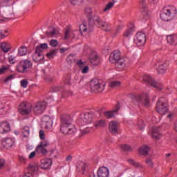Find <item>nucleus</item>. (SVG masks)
<instances>
[{
	"label": "nucleus",
	"instance_id": "obj_1",
	"mask_svg": "<svg viewBox=\"0 0 177 177\" xmlns=\"http://www.w3.org/2000/svg\"><path fill=\"white\" fill-rule=\"evenodd\" d=\"M111 63H115V67L118 71H122L127 66L129 65V58L127 57H121V52L115 50L109 56Z\"/></svg>",
	"mask_w": 177,
	"mask_h": 177
},
{
	"label": "nucleus",
	"instance_id": "obj_2",
	"mask_svg": "<svg viewBox=\"0 0 177 177\" xmlns=\"http://www.w3.org/2000/svg\"><path fill=\"white\" fill-rule=\"evenodd\" d=\"M60 132L63 135H74L77 132L75 127L73 125V118L67 114L60 117Z\"/></svg>",
	"mask_w": 177,
	"mask_h": 177
},
{
	"label": "nucleus",
	"instance_id": "obj_3",
	"mask_svg": "<svg viewBox=\"0 0 177 177\" xmlns=\"http://www.w3.org/2000/svg\"><path fill=\"white\" fill-rule=\"evenodd\" d=\"M177 9L174 6H167L163 8L160 13V19L163 21H169L176 17Z\"/></svg>",
	"mask_w": 177,
	"mask_h": 177
},
{
	"label": "nucleus",
	"instance_id": "obj_4",
	"mask_svg": "<svg viewBox=\"0 0 177 177\" xmlns=\"http://www.w3.org/2000/svg\"><path fill=\"white\" fill-rule=\"evenodd\" d=\"M129 97H130L133 102H137L138 106H143L144 107H149V106H150L149 93H142L138 95L130 94Z\"/></svg>",
	"mask_w": 177,
	"mask_h": 177
},
{
	"label": "nucleus",
	"instance_id": "obj_5",
	"mask_svg": "<svg viewBox=\"0 0 177 177\" xmlns=\"http://www.w3.org/2000/svg\"><path fill=\"white\" fill-rule=\"evenodd\" d=\"M91 23H93V26H96L98 28H101L104 30L106 32H109L111 30V26L109 23L103 21L102 18L97 15H94L91 19Z\"/></svg>",
	"mask_w": 177,
	"mask_h": 177
},
{
	"label": "nucleus",
	"instance_id": "obj_6",
	"mask_svg": "<svg viewBox=\"0 0 177 177\" xmlns=\"http://www.w3.org/2000/svg\"><path fill=\"white\" fill-rule=\"evenodd\" d=\"M32 67V62L30 59L21 60L16 66L17 73L21 74H26L28 71H30V68Z\"/></svg>",
	"mask_w": 177,
	"mask_h": 177
},
{
	"label": "nucleus",
	"instance_id": "obj_7",
	"mask_svg": "<svg viewBox=\"0 0 177 177\" xmlns=\"http://www.w3.org/2000/svg\"><path fill=\"white\" fill-rule=\"evenodd\" d=\"M90 88L93 92L100 93L106 88V82L97 79H93L90 82Z\"/></svg>",
	"mask_w": 177,
	"mask_h": 177
},
{
	"label": "nucleus",
	"instance_id": "obj_8",
	"mask_svg": "<svg viewBox=\"0 0 177 177\" xmlns=\"http://www.w3.org/2000/svg\"><path fill=\"white\" fill-rule=\"evenodd\" d=\"M156 111L158 114H167L168 112V102L166 97H161L158 99L156 103Z\"/></svg>",
	"mask_w": 177,
	"mask_h": 177
},
{
	"label": "nucleus",
	"instance_id": "obj_9",
	"mask_svg": "<svg viewBox=\"0 0 177 177\" xmlns=\"http://www.w3.org/2000/svg\"><path fill=\"white\" fill-rule=\"evenodd\" d=\"M95 117V113L92 112H86L82 113L78 120V124L80 125H88L93 121V118Z\"/></svg>",
	"mask_w": 177,
	"mask_h": 177
},
{
	"label": "nucleus",
	"instance_id": "obj_10",
	"mask_svg": "<svg viewBox=\"0 0 177 177\" xmlns=\"http://www.w3.org/2000/svg\"><path fill=\"white\" fill-rule=\"evenodd\" d=\"M50 145V144L49 143V141L44 140L41 142L37 147L35 151L39 153V154H44V156H46V154H48V149L46 147H48Z\"/></svg>",
	"mask_w": 177,
	"mask_h": 177
},
{
	"label": "nucleus",
	"instance_id": "obj_11",
	"mask_svg": "<svg viewBox=\"0 0 177 177\" xmlns=\"http://www.w3.org/2000/svg\"><path fill=\"white\" fill-rule=\"evenodd\" d=\"M47 104L45 102H37L32 108L33 113L37 115L42 114L46 110Z\"/></svg>",
	"mask_w": 177,
	"mask_h": 177
},
{
	"label": "nucleus",
	"instance_id": "obj_12",
	"mask_svg": "<svg viewBox=\"0 0 177 177\" xmlns=\"http://www.w3.org/2000/svg\"><path fill=\"white\" fill-rule=\"evenodd\" d=\"M18 110L21 115H27L31 113V108L27 102H22L19 104Z\"/></svg>",
	"mask_w": 177,
	"mask_h": 177
},
{
	"label": "nucleus",
	"instance_id": "obj_13",
	"mask_svg": "<svg viewBox=\"0 0 177 177\" xmlns=\"http://www.w3.org/2000/svg\"><path fill=\"white\" fill-rule=\"evenodd\" d=\"M80 31L82 32H92L93 31V23L92 20H89L88 23H83L80 26Z\"/></svg>",
	"mask_w": 177,
	"mask_h": 177
},
{
	"label": "nucleus",
	"instance_id": "obj_14",
	"mask_svg": "<svg viewBox=\"0 0 177 177\" xmlns=\"http://www.w3.org/2000/svg\"><path fill=\"white\" fill-rule=\"evenodd\" d=\"M134 41L138 46H143L146 44V35L142 32H138Z\"/></svg>",
	"mask_w": 177,
	"mask_h": 177
},
{
	"label": "nucleus",
	"instance_id": "obj_15",
	"mask_svg": "<svg viewBox=\"0 0 177 177\" xmlns=\"http://www.w3.org/2000/svg\"><path fill=\"white\" fill-rule=\"evenodd\" d=\"M88 60L93 66H97L100 63V57L97 55V53L93 51L91 53Z\"/></svg>",
	"mask_w": 177,
	"mask_h": 177
},
{
	"label": "nucleus",
	"instance_id": "obj_16",
	"mask_svg": "<svg viewBox=\"0 0 177 177\" xmlns=\"http://www.w3.org/2000/svg\"><path fill=\"white\" fill-rule=\"evenodd\" d=\"M140 6L142 10V16L144 17V20L146 21L149 19V10H147V6H146V0H141L140 1Z\"/></svg>",
	"mask_w": 177,
	"mask_h": 177
},
{
	"label": "nucleus",
	"instance_id": "obj_17",
	"mask_svg": "<svg viewBox=\"0 0 177 177\" xmlns=\"http://www.w3.org/2000/svg\"><path fill=\"white\" fill-rule=\"evenodd\" d=\"M10 131V124H9V122L3 121L0 122V133H8Z\"/></svg>",
	"mask_w": 177,
	"mask_h": 177
},
{
	"label": "nucleus",
	"instance_id": "obj_18",
	"mask_svg": "<svg viewBox=\"0 0 177 177\" xmlns=\"http://www.w3.org/2000/svg\"><path fill=\"white\" fill-rule=\"evenodd\" d=\"M120 110V104H117L115 109L112 111H105L104 115L106 118H113L117 114H118V111Z\"/></svg>",
	"mask_w": 177,
	"mask_h": 177
},
{
	"label": "nucleus",
	"instance_id": "obj_19",
	"mask_svg": "<svg viewBox=\"0 0 177 177\" xmlns=\"http://www.w3.org/2000/svg\"><path fill=\"white\" fill-rule=\"evenodd\" d=\"M44 59H45V55H44L42 52L38 51L37 50L35 49V51L32 55V60L35 63H38L39 62H42Z\"/></svg>",
	"mask_w": 177,
	"mask_h": 177
},
{
	"label": "nucleus",
	"instance_id": "obj_20",
	"mask_svg": "<svg viewBox=\"0 0 177 177\" xmlns=\"http://www.w3.org/2000/svg\"><path fill=\"white\" fill-rule=\"evenodd\" d=\"M97 175L98 177H109L110 176V171L106 167H101L97 170Z\"/></svg>",
	"mask_w": 177,
	"mask_h": 177
},
{
	"label": "nucleus",
	"instance_id": "obj_21",
	"mask_svg": "<svg viewBox=\"0 0 177 177\" xmlns=\"http://www.w3.org/2000/svg\"><path fill=\"white\" fill-rule=\"evenodd\" d=\"M53 92H61L65 97L66 96H71V95H73L72 91H68L66 90L64 87L59 86L53 87Z\"/></svg>",
	"mask_w": 177,
	"mask_h": 177
},
{
	"label": "nucleus",
	"instance_id": "obj_22",
	"mask_svg": "<svg viewBox=\"0 0 177 177\" xmlns=\"http://www.w3.org/2000/svg\"><path fill=\"white\" fill-rule=\"evenodd\" d=\"M50 167H52V160L45 158L41 160L40 168L41 169H50Z\"/></svg>",
	"mask_w": 177,
	"mask_h": 177
},
{
	"label": "nucleus",
	"instance_id": "obj_23",
	"mask_svg": "<svg viewBox=\"0 0 177 177\" xmlns=\"http://www.w3.org/2000/svg\"><path fill=\"white\" fill-rule=\"evenodd\" d=\"M143 81L145 82V84H147L148 85H150L151 86H153V88H157V82L153 80V77L145 75L143 77Z\"/></svg>",
	"mask_w": 177,
	"mask_h": 177
},
{
	"label": "nucleus",
	"instance_id": "obj_24",
	"mask_svg": "<svg viewBox=\"0 0 177 177\" xmlns=\"http://www.w3.org/2000/svg\"><path fill=\"white\" fill-rule=\"evenodd\" d=\"M77 65L82 70V74H88L89 72V66L88 65L85 66V62H82L81 59H79L77 62Z\"/></svg>",
	"mask_w": 177,
	"mask_h": 177
},
{
	"label": "nucleus",
	"instance_id": "obj_25",
	"mask_svg": "<svg viewBox=\"0 0 177 177\" xmlns=\"http://www.w3.org/2000/svg\"><path fill=\"white\" fill-rule=\"evenodd\" d=\"M109 128L111 133H118V122L114 121L111 122Z\"/></svg>",
	"mask_w": 177,
	"mask_h": 177
},
{
	"label": "nucleus",
	"instance_id": "obj_26",
	"mask_svg": "<svg viewBox=\"0 0 177 177\" xmlns=\"http://www.w3.org/2000/svg\"><path fill=\"white\" fill-rule=\"evenodd\" d=\"M10 16H12V13L9 12V10L6 9L1 11L0 13V21H5L6 19H10Z\"/></svg>",
	"mask_w": 177,
	"mask_h": 177
},
{
	"label": "nucleus",
	"instance_id": "obj_27",
	"mask_svg": "<svg viewBox=\"0 0 177 177\" xmlns=\"http://www.w3.org/2000/svg\"><path fill=\"white\" fill-rule=\"evenodd\" d=\"M167 41L169 45H177V35H169L167 36Z\"/></svg>",
	"mask_w": 177,
	"mask_h": 177
},
{
	"label": "nucleus",
	"instance_id": "obj_28",
	"mask_svg": "<svg viewBox=\"0 0 177 177\" xmlns=\"http://www.w3.org/2000/svg\"><path fill=\"white\" fill-rule=\"evenodd\" d=\"M151 136L153 139H160L161 133H160V127H154L152 128V134Z\"/></svg>",
	"mask_w": 177,
	"mask_h": 177
},
{
	"label": "nucleus",
	"instance_id": "obj_29",
	"mask_svg": "<svg viewBox=\"0 0 177 177\" xmlns=\"http://www.w3.org/2000/svg\"><path fill=\"white\" fill-rule=\"evenodd\" d=\"M138 151L141 156H149L150 147H149V146L144 145L138 149Z\"/></svg>",
	"mask_w": 177,
	"mask_h": 177
},
{
	"label": "nucleus",
	"instance_id": "obj_30",
	"mask_svg": "<svg viewBox=\"0 0 177 177\" xmlns=\"http://www.w3.org/2000/svg\"><path fill=\"white\" fill-rule=\"evenodd\" d=\"M169 63L168 62H165L163 64L159 65V66L158 67V73L159 74H164V73H165V71H167V66H169Z\"/></svg>",
	"mask_w": 177,
	"mask_h": 177
},
{
	"label": "nucleus",
	"instance_id": "obj_31",
	"mask_svg": "<svg viewBox=\"0 0 177 177\" xmlns=\"http://www.w3.org/2000/svg\"><path fill=\"white\" fill-rule=\"evenodd\" d=\"M64 38L65 39H68V38H75V35H74V31L71 30L70 27L66 28Z\"/></svg>",
	"mask_w": 177,
	"mask_h": 177
},
{
	"label": "nucleus",
	"instance_id": "obj_32",
	"mask_svg": "<svg viewBox=\"0 0 177 177\" xmlns=\"http://www.w3.org/2000/svg\"><path fill=\"white\" fill-rule=\"evenodd\" d=\"M39 169V166L36 163H30L28 166V171L29 172H38Z\"/></svg>",
	"mask_w": 177,
	"mask_h": 177
},
{
	"label": "nucleus",
	"instance_id": "obj_33",
	"mask_svg": "<svg viewBox=\"0 0 177 177\" xmlns=\"http://www.w3.org/2000/svg\"><path fill=\"white\" fill-rule=\"evenodd\" d=\"M1 49L4 53H8L12 48L10 47V44L4 42L1 44Z\"/></svg>",
	"mask_w": 177,
	"mask_h": 177
},
{
	"label": "nucleus",
	"instance_id": "obj_34",
	"mask_svg": "<svg viewBox=\"0 0 177 177\" xmlns=\"http://www.w3.org/2000/svg\"><path fill=\"white\" fill-rule=\"evenodd\" d=\"M86 167H88V165L85 162H81L77 166V171L78 172H85V169H86Z\"/></svg>",
	"mask_w": 177,
	"mask_h": 177
},
{
	"label": "nucleus",
	"instance_id": "obj_35",
	"mask_svg": "<svg viewBox=\"0 0 177 177\" xmlns=\"http://www.w3.org/2000/svg\"><path fill=\"white\" fill-rule=\"evenodd\" d=\"M27 55V47L21 46L18 49L17 56H26Z\"/></svg>",
	"mask_w": 177,
	"mask_h": 177
},
{
	"label": "nucleus",
	"instance_id": "obj_36",
	"mask_svg": "<svg viewBox=\"0 0 177 177\" xmlns=\"http://www.w3.org/2000/svg\"><path fill=\"white\" fill-rule=\"evenodd\" d=\"M41 121L43 123L46 124V127H50V125H52V119L48 115L43 116Z\"/></svg>",
	"mask_w": 177,
	"mask_h": 177
},
{
	"label": "nucleus",
	"instance_id": "obj_37",
	"mask_svg": "<svg viewBox=\"0 0 177 177\" xmlns=\"http://www.w3.org/2000/svg\"><path fill=\"white\" fill-rule=\"evenodd\" d=\"M106 125V121L103 120H100L95 123V128H104Z\"/></svg>",
	"mask_w": 177,
	"mask_h": 177
},
{
	"label": "nucleus",
	"instance_id": "obj_38",
	"mask_svg": "<svg viewBox=\"0 0 177 177\" xmlns=\"http://www.w3.org/2000/svg\"><path fill=\"white\" fill-rule=\"evenodd\" d=\"M132 34H133V28H129L124 32L123 37L124 38H129Z\"/></svg>",
	"mask_w": 177,
	"mask_h": 177
},
{
	"label": "nucleus",
	"instance_id": "obj_39",
	"mask_svg": "<svg viewBox=\"0 0 177 177\" xmlns=\"http://www.w3.org/2000/svg\"><path fill=\"white\" fill-rule=\"evenodd\" d=\"M127 162H129V164H130V165L135 167V168H142V165H140V163L135 161V160H133V159H129L127 160Z\"/></svg>",
	"mask_w": 177,
	"mask_h": 177
},
{
	"label": "nucleus",
	"instance_id": "obj_40",
	"mask_svg": "<svg viewBox=\"0 0 177 177\" xmlns=\"http://www.w3.org/2000/svg\"><path fill=\"white\" fill-rule=\"evenodd\" d=\"M36 50H37L39 52H43L44 49H48V44L47 43H43L40 44L39 46H37L35 48Z\"/></svg>",
	"mask_w": 177,
	"mask_h": 177
},
{
	"label": "nucleus",
	"instance_id": "obj_41",
	"mask_svg": "<svg viewBox=\"0 0 177 177\" xmlns=\"http://www.w3.org/2000/svg\"><path fill=\"white\" fill-rule=\"evenodd\" d=\"M115 2H117V1L112 0V1L108 3V4L105 6V8H104L103 11L107 12V10H110V9H111V8L114 6V3H115Z\"/></svg>",
	"mask_w": 177,
	"mask_h": 177
},
{
	"label": "nucleus",
	"instance_id": "obj_42",
	"mask_svg": "<svg viewBox=\"0 0 177 177\" xmlns=\"http://www.w3.org/2000/svg\"><path fill=\"white\" fill-rule=\"evenodd\" d=\"M22 134L24 138H28L30 136V127L26 126L22 129Z\"/></svg>",
	"mask_w": 177,
	"mask_h": 177
},
{
	"label": "nucleus",
	"instance_id": "obj_43",
	"mask_svg": "<svg viewBox=\"0 0 177 177\" xmlns=\"http://www.w3.org/2000/svg\"><path fill=\"white\" fill-rule=\"evenodd\" d=\"M56 53H57V50L56 49L51 50H50L49 53L46 54V57H48V59H53V57L56 56Z\"/></svg>",
	"mask_w": 177,
	"mask_h": 177
},
{
	"label": "nucleus",
	"instance_id": "obj_44",
	"mask_svg": "<svg viewBox=\"0 0 177 177\" xmlns=\"http://www.w3.org/2000/svg\"><path fill=\"white\" fill-rule=\"evenodd\" d=\"M5 143L6 147H12V146L15 145V140L12 138H6Z\"/></svg>",
	"mask_w": 177,
	"mask_h": 177
},
{
	"label": "nucleus",
	"instance_id": "obj_45",
	"mask_svg": "<svg viewBox=\"0 0 177 177\" xmlns=\"http://www.w3.org/2000/svg\"><path fill=\"white\" fill-rule=\"evenodd\" d=\"M46 35L48 37V38H53L55 35H56V30H55L54 28H53L52 31H47L46 32Z\"/></svg>",
	"mask_w": 177,
	"mask_h": 177
},
{
	"label": "nucleus",
	"instance_id": "obj_46",
	"mask_svg": "<svg viewBox=\"0 0 177 177\" xmlns=\"http://www.w3.org/2000/svg\"><path fill=\"white\" fill-rule=\"evenodd\" d=\"M121 149L123 151H132L133 150L132 147L127 144L122 145Z\"/></svg>",
	"mask_w": 177,
	"mask_h": 177
},
{
	"label": "nucleus",
	"instance_id": "obj_47",
	"mask_svg": "<svg viewBox=\"0 0 177 177\" xmlns=\"http://www.w3.org/2000/svg\"><path fill=\"white\" fill-rule=\"evenodd\" d=\"M17 57V56H16V55H10L8 57L10 64H15Z\"/></svg>",
	"mask_w": 177,
	"mask_h": 177
},
{
	"label": "nucleus",
	"instance_id": "obj_48",
	"mask_svg": "<svg viewBox=\"0 0 177 177\" xmlns=\"http://www.w3.org/2000/svg\"><path fill=\"white\" fill-rule=\"evenodd\" d=\"M121 85V82L118 81H113L109 83L110 88H118Z\"/></svg>",
	"mask_w": 177,
	"mask_h": 177
},
{
	"label": "nucleus",
	"instance_id": "obj_49",
	"mask_svg": "<svg viewBox=\"0 0 177 177\" xmlns=\"http://www.w3.org/2000/svg\"><path fill=\"white\" fill-rule=\"evenodd\" d=\"M9 33L6 30H0V39H3V38H6Z\"/></svg>",
	"mask_w": 177,
	"mask_h": 177
},
{
	"label": "nucleus",
	"instance_id": "obj_50",
	"mask_svg": "<svg viewBox=\"0 0 177 177\" xmlns=\"http://www.w3.org/2000/svg\"><path fill=\"white\" fill-rule=\"evenodd\" d=\"M85 0H70V3H71V5H73V6H75V5L77 6L82 5V3Z\"/></svg>",
	"mask_w": 177,
	"mask_h": 177
},
{
	"label": "nucleus",
	"instance_id": "obj_51",
	"mask_svg": "<svg viewBox=\"0 0 177 177\" xmlns=\"http://www.w3.org/2000/svg\"><path fill=\"white\" fill-rule=\"evenodd\" d=\"M145 162H146L147 165H148V167H149V168H153L154 167V163L153 162V160H151V159L150 158H147L145 160Z\"/></svg>",
	"mask_w": 177,
	"mask_h": 177
},
{
	"label": "nucleus",
	"instance_id": "obj_52",
	"mask_svg": "<svg viewBox=\"0 0 177 177\" xmlns=\"http://www.w3.org/2000/svg\"><path fill=\"white\" fill-rule=\"evenodd\" d=\"M12 80H15V75H10L5 78L4 82L5 84H8V82H10V81H12Z\"/></svg>",
	"mask_w": 177,
	"mask_h": 177
},
{
	"label": "nucleus",
	"instance_id": "obj_53",
	"mask_svg": "<svg viewBox=\"0 0 177 177\" xmlns=\"http://www.w3.org/2000/svg\"><path fill=\"white\" fill-rule=\"evenodd\" d=\"M84 12L87 15V16H92V13H93V11L92 10L91 8L87 7L85 8Z\"/></svg>",
	"mask_w": 177,
	"mask_h": 177
},
{
	"label": "nucleus",
	"instance_id": "obj_54",
	"mask_svg": "<svg viewBox=\"0 0 177 177\" xmlns=\"http://www.w3.org/2000/svg\"><path fill=\"white\" fill-rule=\"evenodd\" d=\"M8 70H9V67L8 66H2L0 68V75L5 74V73H6V71H8Z\"/></svg>",
	"mask_w": 177,
	"mask_h": 177
},
{
	"label": "nucleus",
	"instance_id": "obj_55",
	"mask_svg": "<svg viewBox=\"0 0 177 177\" xmlns=\"http://www.w3.org/2000/svg\"><path fill=\"white\" fill-rule=\"evenodd\" d=\"M50 46H52L53 48H56V46H57L59 42H57V40L56 39H51L49 42Z\"/></svg>",
	"mask_w": 177,
	"mask_h": 177
},
{
	"label": "nucleus",
	"instance_id": "obj_56",
	"mask_svg": "<svg viewBox=\"0 0 177 177\" xmlns=\"http://www.w3.org/2000/svg\"><path fill=\"white\" fill-rule=\"evenodd\" d=\"M88 133H89V129H80V136L88 135Z\"/></svg>",
	"mask_w": 177,
	"mask_h": 177
},
{
	"label": "nucleus",
	"instance_id": "obj_57",
	"mask_svg": "<svg viewBox=\"0 0 177 177\" xmlns=\"http://www.w3.org/2000/svg\"><path fill=\"white\" fill-rule=\"evenodd\" d=\"M21 86H22V88H26L28 86V81H27V80H22L21 81Z\"/></svg>",
	"mask_w": 177,
	"mask_h": 177
},
{
	"label": "nucleus",
	"instance_id": "obj_58",
	"mask_svg": "<svg viewBox=\"0 0 177 177\" xmlns=\"http://www.w3.org/2000/svg\"><path fill=\"white\" fill-rule=\"evenodd\" d=\"M138 126L141 131L142 129H145V122L143 120H139L138 122Z\"/></svg>",
	"mask_w": 177,
	"mask_h": 177
},
{
	"label": "nucleus",
	"instance_id": "obj_59",
	"mask_svg": "<svg viewBox=\"0 0 177 177\" xmlns=\"http://www.w3.org/2000/svg\"><path fill=\"white\" fill-rule=\"evenodd\" d=\"M57 153V151L53 150L49 152V156L51 158H56L57 156L56 153Z\"/></svg>",
	"mask_w": 177,
	"mask_h": 177
},
{
	"label": "nucleus",
	"instance_id": "obj_60",
	"mask_svg": "<svg viewBox=\"0 0 177 177\" xmlns=\"http://www.w3.org/2000/svg\"><path fill=\"white\" fill-rule=\"evenodd\" d=\"M19 161L21 164H26L27 162V159L24 156H19Z\"/></svg>",
	"mask_w": 177,
	"mask_h": 177
},
{
	"label": "nucleus",
	"instance_id": "obj_61",
	"mask_svg": "<svg viewBox=\"0 0 177 177\" xmlns=\"http://www.w3.org/2000/svg\"><path fill=\"white\" fill-rule=\"evenodd\" d=\"M19 177H34V176L32 175V173L27 172V173H24V174L20 176Z\"/></svg>",
	"mask_w": 177,
	"mask_h": 177
},
{
	"label": "nucleus",
	"instance_id": "obj_62",
	"mask_svg": "<svg viewBox=\"0 0 177 177\" xmlns=\"http://www.w3.org/2000/svg\"><path fill=\"white\" fill-rule=\"evenodd\" d=\"M5 164H6V161L3 159H0V169L5 167Z\"/></svg>",
	"mask_w": 177,
	"mask_h": 177
},
{
	"label": "nucleus",
	"instance_id": "obj_63",
	"mask_svg": "<svg viewBox=\"0 0 177 177\" xmlns=\"http://www.w3.org/2000/svg\"><path fill=\"white\" fill-rule=\"evenodd\" d=\"M39 138L43 140L45 139V132L43 130L39 131Z\"/></svg>",
	"mask_w": 177,
	"mask_h": 177
},
{
	"label": "nucleus",
	"instance_id": "obj_64",
	"mask_svg": "<svg viewBox=\"0 0 177 177\" xmlns=\"http://www.w3.org/2000/svg\"><path fill=\"white\" fill-rule=\"evenodd\" d=\"M122 28H124V26L122 25H120V26H118L117 28H116V34H119L120 31H121V30H122Z\"/></svg>",
	"mask_w": 177,
	"mask_h": 177
}]
</instances>
